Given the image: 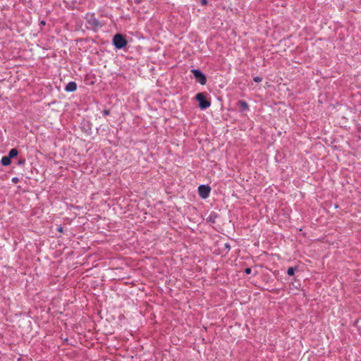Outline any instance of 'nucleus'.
Segmentation results:
<instances>
[{
	"mask_svg": "<svg viewBox=\"0 0 361 361\" xmlns=\"http://www.w3.org/2000/svg\"><path fill=\"white\" fill-rule=\"evenodd\" d=\"M127 44L126 39L121 34H116L113 38V44L116 49H121Z\"/></svg>",
	"mask_w": 361,
	"mask_h": 361,
	"instance_id": "f257e3e1",
	"label": "nucleus"
},
{
	"mask_svg": "<svg viewBox=\"0 0 361 361\" xmlns=\"http://www.w3.org/2000/svg\"><path fill=\"white\" fill-rule=\"evenodd\" d=\"M195 98L199 102V106L201 109H205L211 105V103L206 99L203 93H198L196 94Z\"/></svg>",
	"mask_w": 361,
	"mask_h": 361,
	"instance_id": "f03ea898",
	"label": "nucleus"
},
{
	"mask_svg": "<svg viewBox=\"0 0 361 361\" xmlns=\"http://www.w3.org/2000/svg\"><path fill=\"white\" fill-rule=\"evenodd\" d=\"M191 72L192 73L194 78L197 82H199L202 85L206 84L207 78L203 73H202L198 69H192Z\"/></svg>",
	"mask_w": 361,
	"mask_h": 361,
	"instance_id": "7ed1b4c3",
	"label": "nucleus"
},
{
	"mask_svg": "<svg viewBox=\"0 0 361 361\" xmlns=\"http://www.w3.org/2000/svg\"><path fill=\"white\" fill-rule=\"evenodd\" d=\"M210 191L211 188L208 185H200L198 187L199 195L203 199H205L209 196Z\"/></svg>",
	"mask_w": 361,
	"mask_h": 361,
	"instance_id": "20e7f679",
	"label": "nucleus"
},
{
	"mask_svg": "<svg viewBox=\"0 0 361 361\" xmlns=\"http://www.w3.org/2000/svg\"><path fill=\"white\" fill-rule=\"evenodd\" d=\"M77 89V85L75 82H69L65 87L66 92H74Z\"/></svg>",
	"mask_w": 361,
	"mask_h": 361,
	"instance_id": "39448f33",
	"label": "nucleus"
},
{
	"mask_svg": "<svg viewBox=\"0 0 361 361\" xmlns=\"http://www.w3.org/2000/svg\"><path fill=\"white\" fill-rule=\"evenodd\" d=\"M238 105L241 111H247L249 109L248 104L246 102L240 100L238 102Z\"/></svg>",
	"mask_w": 361,
	"mask_h": 361,
	"instance_id": "423d86ee",
	"label": "nucleus"
},
{
	"mask_svg": "<svg viewBox=\"0 0 361 361\" xmlns=\"http://www.w3.org/2000/svg\"><path fill=\"white\" fill-rule=\"evenodd\" d=\"M1 163L3 166H8L11 164V159L8 156L3 157Z\"/></svg>",
	"mask_w": 361,
	"mask_h": 361,
	"instance_id": "0eeeda50",
	"label": "nucleus"
},
{
	"mask_svg": "<svg viewBox=\"0 0 361 361\" xmlns=\"http://www.w3.org/2000/svg\"><path fill=\"white\" fill-rule=\"evenodd\" d=\"M18 150L16 148L11 149L9 151V152H8V157L10 159L13 158V157H15L16 156L18 155Z\"/></svg>",
	"mask_w": 361,
	"mask_h": 361,
	"instance_id": "6e6552de",
	"label": "nucleus"
},
{
	"mask_svg": "<svg viewBox=\"0 0 361 361\" xmlns=\"http://www.w3.org/2000/svg\"><path fill=\"white\" fill-rule=\"evenodd\" d=\"M295 269H296L294 267H289L287 270L288 275L293 276L295 273Z\"/></svg>",
	"mask_w": 361,
	"mask_h": 361,
	"instance_id": "1a4fd4ad",
	"label": "nucleus"
},
{
	"mask_svg": "<svg viewBox=\"0 0 361 361\" xmlns=\"http://www.w3.org/2000/svg\"><path fill=\"white\" fill-rule=\"evenodd\" d=\"M90 23H92V25H94V26H98L99 25V23L97 20H96L95 18H93Z\"/></svg>",
	"mask_w": 361,
	"mask_h": 361,
	"instance_id": "9d476101",
	"label": "nucleus"
},
{
	"mask_svg": "<svg viewBox=\"0 0 361 361\" xmlns=\"http://www.w3.org/2000/svg\"><path fill=\"white\" fill-rule=\"evenodd\" d=\"M253 80L256 82H260L262 80V78L259 76H255L254 78H253Z\"/></svg>",
	"mask_w": 361,
	"mask_h": 361,
	"instance_id": "9b49d317",
	"label": "nucleus"
},
{
	"mask_svg": "<svg viewBox=\"0 0 361 361\" xmlns=\"http://www.w3.org/2000/svg\"><path fill=\"white\" fill-rule=\"evenodd\" d=\"M12 182L14 183H17L18 182V178L17 177H13L12 178Z\"/></svg>",
	"mask_w": 361,
	"mask_h": 361,
	"instance_id": "f8f14e48",
	"label": "nucleus"
},
{
	"mask_svg": "<svg viewBox=\"0 0 361 361\" xmlns=\"http://www.w3.org/2000/svg\"><path fill=\"white\" fill-rule=\"evenodd\" d=\"M245 272L247 274H250L251 273V269L250 268L245 269Z\"/></svg>",
	"mask_w": 361,
	"mask_h": 361,
	"instance_id": "ddd939ff",
	"label": "nucleus"
},
{
	"mask_svg": "<svg viewBox=\"0 0 361 361\" xmlns=\"http://www.w3.org/2000/svg\"><path fill=\"white\" fill-rule=\"evenodd\" d=\"M207 4V0H202L201 1V4L204 6Z\"/></svg>",
	"mask_w": 361,
	"mask_h": 361,
	"instance_id": "4468645a",
	"label": "nucleus"
},
{
	"mask_svg": "<svg viewBox=\"0 0 361 361\" xmlns=\"http://www.w3.org/2000/svg\"><path fill=\"white\" fill-rule=\"evenodd\" d=\"M104 114L108 115V114H109V111H106V110H105V111H104Z\"/></svg>",
	"mask_w": 361,
	"mask_h": 361,
	"instance_id": "2eb2a0df",
	"label": "nucleus"
},
{
	"mask_svg": "<svg viewBox=\"0 0 361 361\" xmlns=\"http://www.w3.org/2000/svg\"><path fill=\"white\" fill-rule=\"evenodd\" d=\"M58 230H59V231H62V228H61V227H59Z\"/></svg>",
	"mask_w": 361,
	"mask_h": 361,
	"instance_id": "dca6fc26",
	"label": "nucleus"
}]
</instances>
